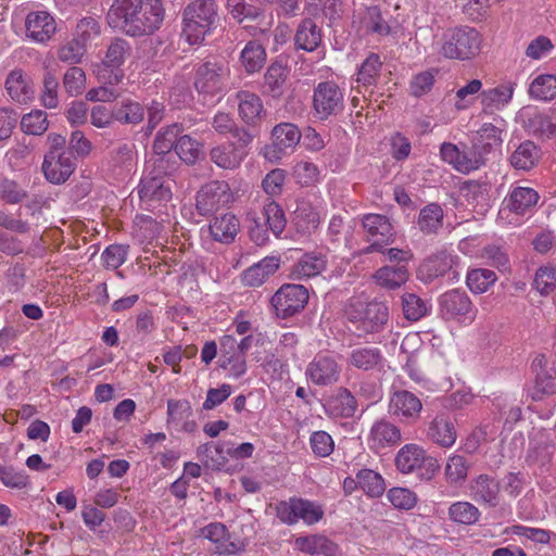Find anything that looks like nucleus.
I'll use <instances>...</instances> for the list:
<instances>
[{
    "mask_svg": "<svg viewBox=\"0 0 556 556\" xmlns=\"http://www.w3.org/2000/svg\"><path fill=\"white\" fill-rule=\"evenodd\" d=\"M292 175L296 184L302 187L314 186L319 180V169L317 165L308 161L298 162L293 166Z\"/></svg>",
    "mask_w": 556,
    "mask_h": 556,
    "instance_id": "obj_61",
    "label": "nucleus"
},
{
    "mask_svg": "<svg viewBox=\"0 0 556 556\" xmlns=\"http://www.w3.org/2000/svg\"><path fill=\"white\" fill-rule=\"evenodd\" d=\"M363 227L366 231L367 241L371 242L364 248L363 253H384V247L395 240V230L389 217L382 214H366L363 217Z\"/></svg>",
    "mask_w": 556,
    "mask_h": 556,
    "instance_id": "obj_10",
    "label": "nucleus"
},
{
    "mask_svg": "<svg viewBox=\"0 0 556 556\" xmlns=\"http://www.w3.org/2000/svg\"><path fill=\"white\" fill-rule=\"evenodd\" d=\"M346 364L365 372H381L386 365V358L377 346L358 345L350 351Z\"/></svg>",
    "mask_w": 556,
    "mask_h": 556,
    "instance_id": "obj_18",
    "label": "nucleus"
},
{
    "mask_svg": "<svg viewBox=\"0 0 556 556\" xmlns=\"http://www.w3.org/2000/svg\"><path fill=\"white\" fill-rule=\"evenodd\" d=\"M481 36L472 27L464 26L445 35L442 54L448 59L470 60L480 52Z\"/></svg>",
    "mask_w": 556,
    "mask_h": 556,
    "instance_id": "obj_5",
    "label": "nucleus"
},
{
    "mask_svg": "<svg viewBox=\"0 0 556 556\" xmlns=\"http://www.w3.org/2000/svg\"><path fill=\"white\" fill-rule=\"evenodd\" d=\"M273 144L266 148V156L280 159L292 151L301 140V131L291 123H281L271 131Z\"/></svg>",
    "mask_w": 556,
    "mask_h": 556,
    "instance_id": "obj_19",
    "label": "nucleus"
},
{
    "mask_svg": "<svg viewBox=\"0 0 556 556\" xmlns=\"http://www.w3.org/2000/svg\"><path fill=\"white\" fill-rule=\"evenodd\" d=\"M130 53L131 47L127 40L123 38H114L108 47L103 62L106 66L118 68Z\"/></svg>",
    "mask_w": 556,
    "mask_h": 556,
    "instance_id": "obj_53",
    "label": "nucleus"
},
{
    "mask_svg": "<svg viewBox=\"0 0 556 556\" xmlns=\"http://www.w3.org/2000/svg\"><path fill=\"white\" fill-rule=\"evenodd\" d=\"M260 214L262 217H264V220L270 229V232L278 238L287 225L285 212L281 206L275 201H269L263 206V210L260 212Z\"/></svg>",
    "mask_w": 556,
    "mask_h": 556,
    "instance_id": "obj_46",
    "label": "nucleus"
},
{
    "mask_svg": "<svg viewBox=\"0 0 556 556\" xmlns=\"http://www.w3.org/2000/svg\"><path fill=\"white\" fill-rule=\"evenodd\" d=\"M321 41L323 34L317 24L308 17L302 20L294 35L295 49L313 52L320 46Z\"/></svg>",
    "mask_w": 556,
    "mask_h": 556,
    "instance_id": "obj_27",
    "label": "nucleus"
},
{
    "mask_svg": "<svg viewBox=\"0 0 556 556\" xmlns=\"http://www.w3.org/2000/svg\"><path fill=\"white\" fill-rule=\"evenodd\" d=\"M20 127L26 135L41 136L49 128L48 115L42 110H31L29 113L22 116Z\"/></svg>",
    "mask_w": 556,
    "mask_h": 556,
    "instance_id": "obj_45",
    "label": "nucleus"
},
{
    "mask_svg": "<svg viewBox=\"0 0 556 556\" xmlns=\"http://www.w3.org/2000/svg\"><path fill=\"white\" fill-rule=\"evenodd\" d=\"M444 213L438 203L424 206L417 218V226L425 235H435L443 227Z\"/></svg>",
    "mask_w": 556,
    "mask_h": 556,
    "instance_id": "obj_37",
    "label": "nucleus"
},
{
    "mask_svg": "<svg viewBox=\"0 0 556 556\" xmlns=\"http://www.w3.org/2000/svg\"><path fill=\"white\" fill-rule=\"evenodd\" d=\"M382 61L377 53H369L357 72V83L364 86L375 85L380 76Z\"/></svg>",
    "mask_w": 556,
    "mask_h": 556,
    "instance_id": "obj_47",
    "label": "nucleus"
},
{
    "mask_svg": "<svg viewBox=\"0 0 556 556\" xmlns=\"http://www.w3.org/2000/svg\"><path fill=\"white\" fill-rule=\"evenodd\" d=\"M471 498L489 507H497L501 502V485L498 480L486 473L477 476L469 485Z\"/></svg>",
    "mask_w": 556,
    "mask_h": 556,
    "instance_id": "obj_22",
    "label": "nucleus"
},
{
    "mask_svg": "<svg viewBox=\"0 0 556 556\" xmlns=\"http://www.w3.org/2000/svg\"><path fill=\"white\" fill-rule=\"evenodd\" d=\"M450 519L460 525H475L481 513L473 504L469 502H456L448 508Z\"/></svg>",
    "mask_w": 556,
    "mask_h": 556,
    "instance_id": "obj_50",
    "label": "nucleus"
},
{
    "mask_svg": "<svg viewBox=\"0 0 556 556\" xmlns=\"http://www.w3.org/2000/svg\"><path fill=\"white\" fill-rule=\"evenodd\" d=\"M469 467L470 465L464 456L457 454L451 456L444 469L446 481L451 485L463 484L468 476Z\"/></svg>",
    "mask_w": 556,
    "mask_h": 556,
    "instance_id": "obj_48",
    "label": "nucleus"
},
{
    "mask_svg": "<svg viewBox=\"0 0 556 556\" xmlns=\"http://www.w3.org/2000/svg\"><path fill=\"white\" fill-rule=\"evenodd\" d=\"M427 437L442 447H451L457 438L454 421L445 414L437 415L430 422Z\"/></svg>",
    "mask_w": 556,
    "mask_h": 556,
    "instance_id": "obj_26",
    "label": "nucleus"
},
{
    "mask_svg": "<svg viewBox=\"0 0 556 556\" xmlns=\"http://www.w3.org/2000/svg\"><path fill=\"white\" fill-rule=\"evenodd\" d=\"M275 509L279 520L288 526L295 525L300 520L312 526L319 522L325 515L320 504L296 496L278 502Z\"/></svg>",
    "mask_w": 556,
    "mask_h": 556,
    "instance_id": "obj_4",
    "label": "nucleus"
},
{
    "mask_svg": "<svg viewBox=\"0 0 556 556\" xmlns=\"http://www.w3.org/2000/svg\"><path fill=\"white\" fill-rule=\"evenodd\" d=\"M76 168L72 152H47L42 162V172L48 181L60 185L65 182Z\"/></svg>",
    "mask_w": 556,
    "mask_h": 556,
    "instance_id": "obj_17",
    "label": "nucleus"
},
{
    "mask_svg": "<svg viewBox=\"0 0 556 556\" xmlns=\"http://www.w3.org/2000/svg\"><path fill=\"white\" fill-rule=\"evenodd\" d=\"M212 127L220 135H232L236 140L241 141V144H251L255 138V134L244 127L238 126L228 113H217L213 117Z\"/></svg>",
    "mask_w": 556,
    "mask_h": 556,
    "instance_id": "obj_34",
    "label": "nucleus"
},
{
    "mask_svg": "<svg viewBox=\"0 0 556 556\" xmlns=\"http://www.w3.org/2000/svg\"><path fill=\"white\" fill-rule=\"evenodd\" d=\"M308 298V290L304 286L285 283L271 296L270 305L278 318L286 319L301 313Z\"/></svg>",
    "mask_w": 556,
    "mask_h": 556,
    "instance_id": "obj_9",
    "label": "nucleus"
},
{
    "mask_svg": "<svg viewBox=\"0 0 556 556\" xmlns=\"http://www.w3.org/2000/svg\"><path fill=\"white\" fill-rule=\"evenodd\" d=\"M327 260L321 253L304 254L294 265L292 274L298 278H311L326 269Z\"/></svg>",
    "mask_w": 556,
    "mask_h": 556,
    "instance_id": "obj_42",
    "label": "nucleus"
},
{
    "mask_svg": "<svg viewBox=\"0 0 556 556\" xmlns=\"http://www.w3.org/2000/svg\"><path fill=\"white\" fill-rule=\"evenodd\" d=\"M357 483L369 497H380L386 491V483L380 473L371 469H361L356 473Z\"/></svg>",
    "mask_w": 556,
    "mask_h": 556,
    "instance_id": "obj_44",
    "label": "nucleus"
},
{
    "mask_svg": "<svg viewBox=\"0 0 556 556\" xmlns=\"http://www.w3.org/2000/svg\"><path fill=\"white\" fill-rule=\"evenodd\" d=\"M333 415L343 418H351L355 415L358 402L356 395L346 388L338 389V392L329 402Z\"/></svg>",
    "mask_w": 556,
    "mask_h": 556,
    "instance_id": "obj_41",
    "label": "nucleus"
},
{
    "mask_svg": "<svg viewBox=\"0 0 556 556\" xmlns=\"http://www.w3.org/2000/svg\"><path fill=\"white\" fill-rule=\"evenodd\" d=\"M232 199L230 188L225 181H210L197 193V210L200 215L206 216L226 206Z\"/></svg>",
    "mask_w": 556,
    "mask_h": 556,
    "instance_id": "obj_12",
    "label": "nucleus"
},
{
    "mask_svg": "<svg viewBox=\"0 0 556 556\" xmlns=\"http://www.w3.org/2000/svg\"><path fill=\"white\" fill-rule=\"evenodd\" d=\"M361 27L366 34L381 37L388 36L391 33L389 23L382 16V12L377 5L366 8L361 16Z\"/></svg>",
    "mask_w": 556,
    "mask_h": 556,
    "instance_id": "obj_39",
    "label": "nucleus"
},
{
    "mask_svg": "<svg viewBox=\"0 0 556 556\" xmlns=\"http://www.w3.org/2000/svg\"><path fill=\"white\" fill-rule=\"evenodd\" d=\"M210 233L212 238L220 243H231L239 232V219L231 213H225L216 216L210 224Z\"/></svg>",
    "mask_w": 556,
    "mask_h": 556,
    "instance_id": "obj_29",
    "label": "nucleus"
},
{
    "mask_svg": "<svg viewBox=\"0 0 556 556\" xmlns=\"http://www.w3.org/2000/svg\"><path fill=\"white\" fill-rule=\"evenodd\" d=\"M529 94L539 100H552L556 97V76L540 75L529 87Z\"/></svg>",
    "mask_w": 556,
    "mask_h": 556,
    "instance_id": "obj_54",
    "label": "nucleus"
},
{
    "mask_svg": "<svg viewBox=\"0 0 556 556\" xmlns=\"http://www.w3.org/2000/svg\"><path fill=\"white\" fill-rule=\"evenodd\" d=\"M340 366L333 356L318 354L307 365L306 376L316 386H330L340 377Z\"/></svg>",
    "mask_w": 556,
    "mask_h": 556,
    "instance_id": "obj_20",
    "label": "nucleus"
},
{
    "mask_svg": "<svg viewBox=\"0 0 556 556\" xmlns=\"http://www.w3.org/2000/svg\"><path fill=\"white\" fill-rule=\"evenodd\" d=\"M532 369L535 372V388L543 394L556 393V369L548 365L547 358L539 354L532 362Z\"/></svg>",
    "mask_w": 556,
    "mask_h": 556,
    "instance_id": "obj_30",
    "label": "nucleus"
},
{
    "mask_svg": "<svg viewBox=\"0 0 556 556\" xmlns=\"http://www.w3.org/2000/svg\"><path fill=\"white\" fill-rule=\"evenodd\" d=\"M176 155L187 164H194L202 155V146L190 136H180L175 144Z\"/></svg>",
    "mask_w": 556,
    "mask_h": 556,
    "instance_id": "obj_51",
    "label": "nucleus"
},
{
    "mask_svg": "<svg viewBox=\"0 0 556 556\" xmlns=\"http://www.w3.org/2000/svg\"><path fill=\"white\" fill-rule=\"evenodd\" d=\"M425 450L414 443L405 444L395 456V466L402 473H410L420 468Z\"/></svg>",
    "mask_w": 556,
    "mask_h": 556,
    "instance_id": "obj_36",
    "label": "nucleus"
},
{
    "mask_svg": "<svg viewBox=\"0 0 556 556\" xmlns=\"http://www.w3.org/2000/svg\"><path fill=\"white\" fill-rule=\"evenodd\" d=\"M237 100L241 122L249 127V131L256 135L257 128L266 117L262 99L256 93L241 90L237 93Z\"/></svg>",
    "mask_w": 556,
    "mask_h": 556,
    "instance_id": "obj_16",
    "label": "nucleus"
},
{
    "mask_svg": "<svg viewBox=\"0 0 556 556\" xmlns=\"http://www.w3.org/2000/svg\"><path fill=\"white\" fill-rule=\"evenodd\" d=\"M288 77V70L281 63H273L265 73V86L273 96L280 94L281 88Z\"/></svg>",
    "mask_w": 556,
    "mask_h": 556,
    "instance_id": "obj_62",
    "label": "nucleus"
},
{
    "mask_svg": "<svg viewBox=\"0 0 556 556\" xmlns=\"http://www.w3.org/2000/svg\"><path fill=\"white\" fill-rule=\"evenodd\" d=\"M220 17L215 0H193L182 12V33L189 45H199L219 25Z\"/></svg>",
    "mask_w": 556,
    "mask_h": 556,
    "instance_id": "obj_3",
    "label": "nucleus"
},
{
    "mask_svg": "<svg viewBox=\"0 0 556 556\" xmlns=\"http://www.w3.org/2000/svg\"><path fill=\"white\" fill-rule=\"evenodd\" d=\"M249 224V236L250 239L256 245H265L269 241V232L270 229L266 225L264 217L261 216L260 213H249L248 214Z\"/></svg>",
    "mask_w": 556,
    "mask_h": 556,
    "instance_id": "obj_60",
    "label": "nucleus"
},
{
    "mask_svg": "<svg viewBox=\"0 0 556 556\" xmlns=\"http://www.w3.org/2000/svg\"><path fill=\"white\" fill-rule=\"evenodd\" d=\"M417 275L427 283L444 277L451 283L456 282L459 279V257L446 250L438 251L419 265Z\"/></svg>",
    "mask_w": 556,
    "mask_h": 556,
    "instance_id": "obj_6",
    "label": "nucleus"
},
{
    "mask_svg": "<svg viewBox=\"0 0 556 556\" xmlns=\"http://www.w3.org/2000/svg\"><path fill=\"white\" fill-rule=\"evenodd\" d=\"M164 13L160 0H114L106 20L110 27L127 36L141 37L160 28Z\"/></svg>",
    "mask_w": 556,
    "mask_h": 556,
    "instance_id": "obj_1",
    "label": "nucleus"
},
{
    "mask_svg": "<svg viewBox=\"0 0 556 556\" xmlns=\"http://www.w3.org/2000/svg\"><path fill=\"white\" fill-rule=\"evenodd\" d=\"M496 274L486 268H476L467 273L466 283L468 288L477 294L488 291L496 281Z\"/></svg>",
    "mask_w": 556,
    "mask_h": 556,
    "instance_id": "obj_49",
    "label": "nucleus"
},
{
    "mask_svg": "<svg viewBox=\"0 0 556 556\" xmlns=\"http://www.w3.org/2000/svg\"><path fill=\"white\" fill-rule=\"evenodd\" d=\"M408 269L405 264L383 266L379 268L374 277L377 283L387 289L393 290L404 285L408 279Z\"/></svg>",
    "mask_w": 556,
    "mask_h": 556,
    "instance_id": "obj_40",
    "label": "nucleus"
},
{
    "mask_svg": "<svg viewBox=\"0 0 556 556\" xmlns=\"http://www.w3.org/2000/svg\"><path fill=\"white\" fill-rule=\"evenodd\" d=\"M59 79L50 71H47L42 78V90L40 93V102L46 109H56L60 100L58 94Z\"/></svg>",
    "mask_w": 556,
    "mask_h": 556,
    "instance_id": "obj_57",
    "label": "nucleus"
},
{
    "mask_svg": "<svg viewBox=\"0 0 556 556\" xmlns=\"http://www.w3.org/2000/svg\"><path fill=\"white\" fill-rule=\"evenodd\" d=\"M114 115L122 124L137 125L144 118V109L139 102L127 100L115 106Z\"/></svg>",
    "mask_w": 556,
    "mask_h": 556,
    "instance_id": "obj_52",
    "label": "nucleus"
},
{
    "mask_svg": "<svg viewBox=\"0 0 556 556\" xmlns=\"http://www.w3.org/2000/svg\"><path fill=\"white\" fill-rule=\"evenodd\" d=\"M225 68L217 62L206 61L195 71L194 87L198 92L215 96L223 91Z\"/></svg>",
    "mask_w": 556,
    "mask_h": 556,
    "instance_id": "obj_14",
    "label": "nucleus"
},
{
    "mask_svg": "<svg viewBox=\"0 0 556 556\" xmlns=\"http://www.w3.org/2000/svg\"><path fill=\"white\" fill-rule=\"evenodd\" d=\"M344 316L349 329L358 338L381 332L389 320V307L381 301L365 302L351 299L345 306Z\"/></svg>",
    "mask_w": 556,
    "mask_h": 556,
    "instance_id": "obj_2",
    "label": "nucleus"
},
{
    "mask_svg": "<svg viewBox=\"0 0 556 556\" xmlns=\"http://www.w3.org/2000/svg\"><path fill=\"white\" fill-rule=\"evenodd\" d=\"M514 93V88L507 85H500L494 88L482 90L480 93V103L482 113L491 115L507 105Z\"/></svg>",
    "mask_w": 556,
    "mask_h": 556,
    "instance_id": "obj_28",
    "label": "nucleus"
},
{
    "mask_svg": "<svg viewBox=\"0 0 556 556\" xmlns=\"http://www.w3.org/2000/svg\"><path fill=\"white\" fill-rule=\"evenodd\" d=\"M228 442H206L197 448V457L210 470L220 471L228 464Z\"/></svg>",
    "mask_w": 556,
    "mask_h": 556,
    "instance_id": "obj_25",
    "label": "nucleus"
},
{
    "mask_svg": "<svg viewBox=\"0 0 556 556\" xmlns=\"http://www.w3.org/2000/svg\"><path fill=\"white\" fill-rule=\"evenodd\" d=\"M279 268L277 257H265L242 273V282L249 287L262 286Z\"/></svg>",
    "mask_w": 556,
    "mask_h": 556,
    "instance_id": "obj_33",
    "label": "nucleus"
},
{
    "mask_svg": "<svg viewBox=\"0 0 556 556\" xmlns=\"http://www.w3.org/2000/svg\"><path fill=\"white\" fill-rule=\"evenodd\" d=\"M309 446L315 456L327 457L333 452L334 442L328 432L319 430L311 434Z\"/></svg>",
    "mask_w": 556,
    "mask_h": 556,
    "instance_id": "obj_64",
    "label": "nucleus"
},
{
    "mask_svg": "<svg viewBox=\"0 0 556 556\" xmlns=\"http://www.w3.org/2000/svg\"><path fill=\"white\" fill-rule=\"evenodd\" d=\"M403 315L407 320L417 321L427 315L426 302L415 293H404L401 296Z\"/></svg>",
    "mask_w": 556,
    "mask_h": 556,
    "instance_id": "obj_56",
    "label": "nucleus"
},
{
    "mask_svg": "<svg viewBox=\"0 0 556 556\" xmlns=\"http://www.w3.org/2000/svg\"><path fill=\"white\" fill-rule=\"evenodd\" d=\"M540 157L539 147L534 142L526 140L510 155V164L516 169L529 170L536 165Z\"/></svg>",
    "mask_w": 556,
    "mask_h": 556,
    "instance_id": "obj_38",
    "label": "nucleus"
},
{
    "mask_svg": "<svg viewBox=\"0 0 556 556\" xmlns=\"http://www.w3.org/2000/svg\"><path fill=\"white\" fill-rule=\"evenodd\" d=\"M539 198V193L532 188L516 187L504 200V204L510 212L523 215L535 206Z\"/></svg>",
    "mask_w": 556,
    "mask_h": 556,
    "instance_id": "obj_31",
    "label": "nucleus"
},
{
    "mask_svg": "<svg viewBox=\"0 0 556 556\" xmlns=\"http://www.w3.org/2000/svg\"><path fill=\"white\" fill-rule=\"evenodd\" d=\"M293 215L295 225L302 231H311L312 229L317 228L319 224V215L309 203H300Z\"/></svg>",
    "mask_w": 556,
    "mask_h": 556,
    "instance_id": "obj_58",
    "label": "nucleus"
},
{
    "mask_svg": "<svg viewBox=\"0 0 556 556\" xmlns=\"http://www.w3.org/2000/svg\"><path fill=\"white\" fill-rule=\"evenodd\" d=\"M502 146L501 130L493 124L486 123L477 131L472 149L485 161V156L498 150Z\"/></svg>",
    "mask_w": 556,
    "mask_h": 556,
    "instance_id": "obj_32",
    "label": "nucleus"
},
{
    "mask_svg": "<svg viewBox=\"0 0 556 556\" xmlns=\"http://www.w3.org/2000/svg\"><path fill=\"white\" fill-rule=\"evenodd\" d=\"M100 24L94 17H84L76 25L74 39L87 46L89 41L100 35Z\"/></svg>",
    "mask_w": 556,
    "mask_h": 556,
    "instance_id": "obj_63",
    "label": "nucleus"
},
{
    "mask_svg": "<svg viewBox=\"0 0 556 556\" xmlns=\"http://www.w3.org/2000/svg\"><path fill=\"white\" fill-rule=\"evenodd\" d=\"M26 36L35 42L49 41L56 30L54 18L45 11L27 14L25 20Z\"/></svg>",
    "mask_w": 556,
    "mask_h": 556,
    "instance_id": "obj_23",
    "label": "nucleus"
},
{
    "mask_svg": "<svg viewBox=\"0 0 556 556\" xmlns=\"http://www.w3.org/2000/svg\"><path fill=\"white\" fill-rule=\"evenodd\" d=\"M180 131L181 127L177 124L162 128L157 132L153 143L154 154L172 153V149H175Z\"/></svg>",
    "mask_w": 556,
    "mask_h": 556,
    "instance_id": "obj_55",
    "label": "nucleus"
},
{
    "mask_svg": "<svg viewBox=\"0 0 556 556\" xmlns=\"http://www.w3.org/2000/svg\"><path fill=\"white\" fill-rule=\"evenodd\" d=\"M422 412L421 400L408 390H396L390 394L388 413L403 425H415Z\"/></svg>",
    "mask_w": 556,
    "mask_h": 556,
    "instance_id": "obj_11",
    "label": "nucleus"
},
{
    "mask_svg": "<svg viewBox=\"0 0 556 556\" xmlns=\"http://www.w3.org/2000/svg\"><path fill=\"white\" fill-rule=\"evenodd\" d=\"M402 442V432L397 425L387 418L377 419L369 430L367 444L369 450L380 453Z\"/></svg>",
    "mask_w": 556,
    "mask_h": 556,
    "instance_id": "obj_13",
    "label": "nucleus"
},
{
    "mask_svg": "<svg viewBox=\"0 0 556 556\" xmlns=\"http://www.w3.org/2000/svg\"><path fill=\"white\" fill-rule=\"evenodd\" d=\"M138 194L142 204L147 208H156L163 202H168L172 199L170 187L166 178L160 175L148 174L140 181Z\"/></svg>",
    "mask_w": 556,
    "mask_h": 556,
    "instance_id": "obj_15",
    "label": "nucleus"
},
{
    "mask_svg": "<svg viewBox=\"0 0 556 556\" xmlns=\"http://www.w3.org/2000/svg\"><path fill=\"white\" fill-rule=\"evenodd\" d=\"M525 127L529 134L539 137H549L556 134V112L552 115L533 111L528 114Z\"/></svg>",
    "mask_w": 556,
    "mask_h": 556,
    "instance_id": "obj_35",
    "label": "nucleus"
},
{
    "mask_svg": "<svg viewBox=\"0 0 556 556\" xmlns=\"http://www.w3.org/2000/svg\"><path fill=\"white\" fill-rule=\"evenodd\" d=\"M353 390L356 399L359 397L369 402L366 408L382 397L381 384L370 378H363L357 383H354Z\"/></svg>",
    "mask_w": 556,
    "mask_h": 556,
    "instance_id": "obj_59",
    "label": "nucleus"
},
{
    "mask_svg": "<svg viewBox=\"0 0 556 556\" xmlns=\"http://www.w3.org/2000/svg\"><path fill=\"white\" fill-rule=\"evenodd\" d=\"M250 144H241V141H226L210 151L211 161L218 167L224 169H236L248 155L247 148Z\"/></svg>",
    "mask_w": 556,
    "mask_h": 556,
    "instance_id": "obj_21",
    "label": "nucleus"
},
{
    "mask_svg": "<svg viewBox=\"0 0 556 556\" xmlns=\"http://www.w3.org/2000/svg\"><path fill=\"white\" fill-rule=\"evenodd\" d=\"M313 110L320 121L341 114L344 110V92L340 86L332 80L317 84L313 91Z\"/></svg>",
    "mask_w": 556,
    "mask_h": 556,
    "instance_id": "obj_8",
    "label": "nucleus"
},
{
    "mask_svg": "<svg viewBox=\"0 0 556 556\" xmlns=\"http://www.w3.org/2000/svg\"><path fill=\"white\" fill-rule=\"evenodd\" d=\"M9 97L18 104H27L35 98L34 83L22 70H13L5 79Z\"/></svg>",
    "mask_w": 556,
    "mask_h": 556,
    "instance_id": "obj_24",
    "label": "nucleus"
},
{
    "mask_svg": "<svg viewBox=\"0 0 556 556\" xmlns=\"http://www.w3.org/2000/svg\"><path fill=\"white\" fill-rule=\"evenodd\" d=\"M438 311L444 320L458 323H471L477 309L466 291L452 289L438 298Z\"/></svg>",
    "mask_w": 556,
    "mask_h": 556,
    "instance_id": "obj_7",
    "label": "nucleus"
},
{
    "mask_svg": "<svg viewBox=\"0 0 556 556\" xmlns=\"http://www.w3.org/2000/svg\"><path fill=\"white\" fill-rule=\"evenodd\" d=\"M241 63L250 74L258 72L265 64V48L256 40L249 41L240 55Z\"/></svg>",
    "mask_w": 556,
    "mask_h": 556,
    "instance_id": "obj_43",
    "label": "nucleus"
}]
</instances>
